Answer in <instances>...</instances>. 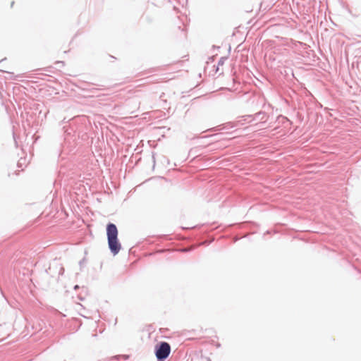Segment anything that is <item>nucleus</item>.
I'll use <instances>...</instances> for the list:
<instances>
[{"mask_svg": "<svg viewBox=\"0 0 361 361\" xmlns=\"http://www.w3.org/2000/svg\"><path fill=\"white\" fill-rule=\"evenodd\" d=\"M118 231L116 226L112 223L108 224L106 226L108 245L114 255H117L121 250V244L118 240Z\"/></svg>", "mask_w": 361, "mask_h": 361, "instance_id": "obj_1", "label": "nucleus"}, {"mask_svg": "<svg viewBox=\"0 0 361 361\" xmlns=\"http://www.w3.org/2000/svg\"><path fill=\"white\" fill-rule=\"evenodd\" d=\"M164 97V93L159 96V108H161L159 109V119L164 118L166 115L169 116L171 113V105Z\"/></svg>", "mask_w": 361, "mask_h": 361, "instance_id": "obj_2", "label": "nucleus"}, {"mask_svg": "<svg viewBox=\"0 0 361 361\" xmlns=\"http://www.w3.org/2000/svg\"><path fill=\"white\" fill-rule=\"evenodd\" d=\"M171 348L169 343L159 341V361H165L170 355Z\"/></svg>", "mask_w": 361, "mask_h": 361, "instance_id": "obj_3", "label": "nucleus"}, {"mask_svg": "<svg viewBox=\"0 0 361 361\" xmlns=\"http://www.w3.org/2000/svg\"><path fill=\"white\" fill-rule=\"evenodd\" d=\"M245 118L244 120L246 121L247 118H251L253 117V120L255 119H259L260 121H264L265 122L267 121V115L264 111H259L256 113L254 116L252 115H246L243 116Z\"/></svg>", "mask_w": 361, "mask_h": 361, "instance_id": "obj_4", "label": "nucleus"}, {"mask_svg": "<svg viewBox=\"0 0 361 361\" xmlns=\"http://www.w3.org/2000/svg\"><path fill=\"white\" fill-rule=\"evenodd\" d=\"M227 60V57H221L218 61V66L224 65L225 61Z\"/></svg>", "mask_w": 361, "mask_h": 361, "instance_id": "obj_5", "label": "nucleus"}, {"mask_svg": "<svg viewBox=\"0 0 361 361\" xmlns=\"http://www.w3.org/2000/svg\"><path fill=\"white\" fill-rule=\"evenodd\" d=\"M166 127L159 126V135H161L162 137H165L164 133H166Z\"/></svg>", "mask_w": 361, "mask_h": 361, "instance_id": "obj_6", "label": "nucleus"}, {"mask_svg": "<svg viewBox=\"0 0 361 361\" xmlns=\"http://www.w3.org/2000/svg\"><path fill=\"white\" fill-rule=\"evenodd\" d=\"M173 11H176L177 13L180 12V8L178 6L173 5Z\"/></svg>", "mask_w": 361, "mask_h": 361, "instance_id": "obj_7", "label": "nucleus"}, {"mask_svg": "<svg viewBox=\"0 0 361 361\" xmlns=\"http://www.w3.org/2000/svg\"><path fill=\"white\" fill-rule=\"evenodd\" d=\"M154 353H155L156 356L158 357V345H155Z\"/></svg>", "mask_w": 361, "mask_h": 361, "instance_id": "obj_8", "label": "nucleus"}, {"mask_svg": "<svg viewBox=\"0 0 361 361\" xmlns=\"http://www.w3.org/2000/svg\"><path fill=\"white\" fill-rule=\"evenodd\" d=\"M178 30H180L182 32H184V30H185V28H184V27H183V28H182V27H181V26H180V25L178 27Z\"/></svg>", "mask_w": 361, "mask_h": 361, "instance_id": "obj_9", "label": "nucleus"}, {"mask_svg": "<svg viewBox=\"0 0 361 361\" xmlns=\"http://www.w3.org/2000/svg\"><path fill=\"white\" fill-rule=\"evenodd\" d=\"M280 117H281L283 120H286V121H288V119L286 117H284L282 116H281Z\"/></svg>", "mask_w": 361, "mask_h": 361, "instance_id": "obj_10", "label": "nucleus"}, {"mask_svg": "<svg viewBox=\"0 0 361 361\" xmlns=\"http://www.w3.org/2000/svg\"><path fill=\"white\" fill-rule=\"evenodd\" d=\"M159 180H163L166 181V178L164 177H161V176H159Z\"/></svg>", "mask_w": 361, "mask_h": 361, "instance_id": "obj_11", "label": "nucleus"}, {"mask_svg": "<svg viewBox=\"0 0 361 361\" xmlns=\"http://www.w3.org/2000/svg\"><path fill=\"white\" fill-rule=\"evenodd\" d=\"M159 333H162V331H163L162 329L159 328Z\"/></svg>", "mask_w": 361, "mask_h": 361, "instance_id": "obj_12", "label": "nucleus"}]
</instances>
